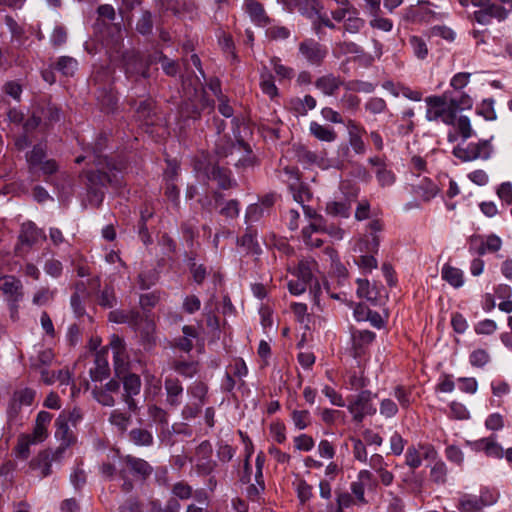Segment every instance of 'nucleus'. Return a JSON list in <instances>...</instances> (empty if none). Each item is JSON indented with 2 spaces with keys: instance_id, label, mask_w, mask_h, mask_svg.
<instances>
[{
  "instance_id": "nucleus-1",
  "label": "nucleus",
  "mask_w": 512,
  "mask_h": 512,
  "mask_svg": "<svg viewBox=\"0 0 512 512\" xmlns=\"http://www.w3.org/2000/svg\"><path fill=\"white\" fill-rule=\"evenodd\" d=\"M107 136L100 135L92 147L93 163L98 167L97 172H89L87 174V180L89 182V192L95 196H99V200L102 201L103 193L99 191L98 186L104 187L107 184L118 185L120 182L113 171H120V168L116 166L114 162L103 156L101 153L106 146Z\"/></svg>"
},
{
  "instance_id": "nucleus-2",
  "label": "nucleus",
  "mask_w": 512,
  "mask_h": 512,
  "mask_svg": "<svg viewBox=\"0 0 512 512\" xmlns=\"http://www.w3.org/2000/svg\"><path fill=\"white\" fill-rule=\"evenodd\" d=\"M461 6L476 7L474 20L481 25H489L493 20L502 22L512 12V0H458Z\"/></svg>"
},
{
  "instance_id": "nucleus-3",
  "label": "nucleus",
  "mask_w": 512,
  "mask_h": 512,
  "mask_svg": "<svg viewBox=\"0 0 512 512\" xmlns=\"http://www.w3.org/2000/svg\"><path fill=\"white\" fill-rule=\"evenodd\" d=\"M120 464L118 477L123 481L121 490L125 493H130L134 489V482L129 474L144 482L154 471L152 465L146 460L130 454L120 456Z\"/></svg>"
},
{
  "instance_id": "nucleus-4",
  "label": "nucleus",
  "mask_w": 512,
  "mask_h": 512,
  "mask_svg": "<svg viewBox=\"0 0 512 512\" xmlns=\"http://www.w3.org/2000/svg\"><path fill=\"white\" fill-rule=\"evenodd\" d=\"M427 105L426 119L428 121H442L446 125H454L456 114L446 94L442 96H429L425 99Z\"/></svg>"
},
{
  "instance_id": "nucleus-5",
  "label": "nucleus",
  "mask_w": 512,
  "mask_h": 512,
  "mask_svg": "<svg viewBox=\"0 0 512 512\" xmlns=\"http://www.w3.org/2000/svg\"><path fill=\"white\" fill-rule=\"evenodd\" d=\"M347 409L356 423H361L367 416H373L377 409L373 403L372 392L361 390L357 395L350 397Z\"/></svg>"
},
{
  "instance_id": "nucleus-6",
  "label": "nucleus",
  "mask_w": 512,
  "mask_h": 512,
  "mask_svg": "<svg viewBox=\"0 0 512 512\" xmlns=\"http://www.w3.org/2000/svg\"><path fill=\"white\" fill-rule=\"evenodd\" d=\"M319 265L317 261L311 257L299 260L297 267L292 271V275L305 281L309 285L310 292L314 298H318L321 293V285L318 280Z\"/></svg>"
},
{
  "instance_id": "nucleus-7",
  "label": "nucleus",
  "mask_w": 512,
  "mask_h": 512,
  "mask_svg": "<svg viewBox=\"0 0 512 512\" xmlns=\"http://www.w3.org/2000/svg\"><path fill=\"white\" fill-rule=\"evenodd\" d=\"M492 148L488 141L469 143L465 147H454L452 154L462 162H471L477 159L487 160L491 155Z\"/></svg>"
},
{
  "instance_id": "nucleus-8",
  "label": "nucleus",
  "mask_w": 512,
  "mask_h": 512,
  "mask_svg": "<svg viewBox=\"0 0 512 512\" xmlns=\"http://www.w3.org/2000/svg\"><path fill=\"white\" fill-rule=\"evenodd\" d=\"M283 173L286 176L285 181L292 193L293 199L301 205L308 202L312 197V193L308 185L300 180L299 170L295 167H285Z\"/></svg>"
},
{
  "instance_id": "nucleus-9",
  "label": "nucleus",
  "mask_w": 512,
  "mask_h": 512,
  "mask_svg": "<svg viewBox=\"0 0 512 512\" xmlns=\"http://www.w3.org/2000/svg\"><path fill=\"white\" fill-rule=\"evenodd\" d=\"M150 61L140 53H127L124 56V68L127 79L138 81L140 78H148Z\"/></svg>"
},
{
  "instance_id": "nucleus-10",
  "label": "nucleus",
  "mask_w": 512,
  "mask_h": 512,
  "mask_svg": "<svg viewBox=\"0 0 512 512\" xmlns=\"http://www.w3.org/2000/svg\"><path fill=\"white\" fill-rule=\"evenodd\" d=\"M383 223L380 219H373L368 224L369 232L359 238L355 245V251L360 253L375 254L378 252L380 240L377 235L382 231Z\"/></svg>"
},
{
  "instance_id": "nucleus-11",
  "label": "nucleus",
  "mask_w": 512,
  "mask_h": 512,
  "mask_svg": "<svg viewBox=\"0 0 512 512\" xmlns=\"http://www.w3.org/2000/svg\"><path fill=\"white\" fill-rule=\"evenodd\" d=\"M194 168L197 172H203L208 179L217 181L222 189H229L235 184L231 179V173L228 169L218 165L205 164L200 159L195 161Z\"/></svg>"
},
{
  "instance_id": "nucleus-12",
  "label": "nucleus",
  "mask_w": 512,
  "mask_h": 512,
  "mask_svg": "<svg viewBox=\"0 0 512 512\" xmlns=\"http://www.w3.org/2000/svg\"><path fill=\"white\" fill-rule=\"evenodd\" d=\"M64 456L61 453L60 457H56L55 449L42 450L30 461L29 466L32 470L38 472V476L45 478L52 474V463H60Z\"/></svg>"
},
{
  "instance_id": "nucleus-13",
  "label": "nucleus",
  "mask_w": 512,
  "mask_h": 512,
  "mask_svg": "<svg viewBox=\"0 0 512 512\" xmlns=\"http://www.w3.org/2000/svg\"><path fill=\"white\" fill-rule=\"evenodd\" d=\"M55 437L60 442L55 449L56 457H60L61 453L65 455L67 449L76 442V436L70 429L68 423L65 422L64 415H59L55 420Z\"/></svg>"
},
{
  "instance_id": "nucleus-14",
  "label": "nucleus",
  "mask_w": 512,
  "mask_h": 512,
  "mask_svg": "<svg viewBox=\"0 0 512 512\" xmlns=\"http://www.w3.org/2000/svg\"><path fill=\"white\" fill-rule=\"evenodd\" d=\"M299 53L309 64L319 66L327 56V49L316 40L309 38L299 44Z\"/></svg>"
},
{
  "instance_id": "nucleus-15",
  "label": "nucleus",
  "mask_w": 512,
  "mask_h": 512,
  "mask_svg": "<svg viewBox=\"0 0 512 512\" xmlns=\"http://www.w3.org/2000/svg\"><path fill=\"white\" fill-rule=\"evenodd\" d=\"M123 389L122 400L130 411L135 412L138 406L134 396L138 395L141 390L140 377L133 373L126 375L123 379Z\"/></svg>"
},
{
  "instance_id": "nucleus-16",
  "label": "nucleus",
  "mask_w": 512,
  "mask_h": 512,
  "mask_svg": "<svg viewBox=\"0 0 512 512\" xmlns=\"http://www.w3.org/2000/svg\"><path fill=\"white\" fill-rule=\"evenodd\" d=\"M292 487L296 493L299 504L306 507L309 512H322L317 510L315 506L310 505L312 498L314 497V488L304 478L296 477L292 482Z\"/></svg>"
},
{
  "instance_id": "nucleus-17",
  "label": "nucleus",
  "mask_w": 512,
  "mask_h": 512,
  "mask_svg": "<svg viewBox=\"0 0 512 512\" xmlns=\"http://www.w3.org/2000/svg\"><path fill=\"white\" fill-rule=\"evenodd\" d=\"M495 502V498L485 500L483 496L464 494L459 498L457 508L461 512H480L485 506Z\"/></svg>"
},
{
  "instance_id": "nucleus-18",
  "label": "nucleus",
  "mask_w": 512,
  "mask_h": 512,
  "mask_svg": "<svg viewBox=\"0 0 512 512\" xmlns=\"http://www.w3.org/2000/svg\"><path fill=\"white\" fill-rule=\"evenodd\" d=\"M212 452L211 445L209 442H202L197 448V454L203 455L201 458H198L196 463V471L199 475H209L213 472L216 463L210 458V454Z\"/></svg>"
},
{
  "instance_id": "nucleus-19",
  "label": "nucleus",
  "mask_w": 512,
  "mask_h": 512,
  "mask_svg": "<svg viewBox=\"0 0 512 512\" xmlns=\"http://www.w3.org/2000/svg\"><path fill=\"white\" fill-rule=\"evenodd\" d=\"M317 222H312L302 229V239L306 246L311 248L321 247L323 239L320 237L323 234L322 222L323 218H317Z\"/></svg>"
},
{
  "instance_id": "nucleus-20",
  "label": "nucleus",
  "mask_w": 512,
  "mask_h": 512,
  "mask_svg": "<svg viewBox=\"0 0 512 512\" xmlns=\"http://www.w3.org/2000/svg\"><path fill=\"white\" fill-rule=\"evenodd\" d=\"M474 449L476 451L484 452L488 457L502 459L504 457V449L497 442L496 436L491 435L486 438L479 439L474 442Z\"/></svg>"
},
{
  "instance_id": "nucleus-21",
  "label": "nucleus",
  "mask_w": 512,
  "mask_h": 512,
  "mask_svg": "<svg viewBox=\"0 0 512 512\" xmlns=\"http://www.w3.org/2000/svg\"><path fill=\"white\" fill-rule=\"evenodd\" d=\"M53 416L47 411H40L37 414L35 425L32 433L28 434L35 442L39 444L44 442L48 437V427Z\"/></svg>"
},
{
  "instance_id": "nucleus-22",
  "label": "nucleus",
  "mask_w": 512,
  "mask_h": 512,
  "mask_svg": "<svg viewBox=\"0 0 512 512\" xmlns=\"http://www.w3.org/2000/svg\"><path fill=\"white\" fill-rule=\"evenodd\" d=\"M375 333L369 330H356L352 333L354 357H361L367 347L375 340Z\"/></svg>"
},
{
  "instance_id": "nucleus-23",
  "label": "nucleus",
  "mask_w": 512,
  "mask_h": 512,
  "mask_svg": "<svg viewBox=\"0 0 512 512\" xmlns=\"http://www.w3.org/2000/svg\"><path fill=\"white\" fill-rule=\"evenodd\" d=\"M244 9L251 21L257 26L264 27L269 24L270 19L261 3L256 0H245Z\"/></svg>"
},
{
  "instance_id": "nucleus-24",
  "label": "nucleus",
  "mask_w": 512,
  "mask_h": 512,
  "mask_svg": "<svg viewBox=\"0 0 512 512\" xmlns=\"http://www.w3.org/2000/svg\"><path fill=\"white\" fill-rule=\"evenodd\" d=\"M166 391V402L172 407H177L181 404L183 395V386L179 379L174 377H167L164 382Z\"/></svg>"
},
{
  "instance_id": "nucleus-25",
  "label": "nucleus",
  "mask_w": 512,
  "mask_h": 512,
  "mask_svg": "<svg viewBox=\"0 0 512 512\" xmlns=\"http://www.w3.org/2000/svg\"><path fill=\"white\" fill-rule=\"evenodd\" d=\"M357 283V296L364 298L373 305H377L381 298L382 289L377 285H371L368 280L358 278Z\"/></svg>"
},
{
  "instance_id": "nucleus-26",
  "label": "nucleus",
  "mask_w": 512,
  "mask_h": 512,
  "mask_svg": "<svg viewBox=\"0 0 512 512\" xmlns=\"http://www.w3.org/2000/svg\"><path fill=\"white\" fill-rule=\"evenodd\" d=\"M342 85L343 80L332 73L323 75L315 81V87L326 96L334 95Z\"/></svg>"
},
{
  "instance_id": "nucleus-27",
  "label": "nucleus",
  "mask_w": 512,
  "mask_h": 512,
  "mask_svg": "<svg viewBox=\"0 0 512 512\" xmlns=\"http://www.w3.org/2000/svg\"><path fill=\"white\" fill-rule=\"evenodd\" d=\"M237 245L242 248L246 254L258 255L261 253V247L257 240V232L253 227H247L245 234L237 238Z\"/></svg>"
},
{
  "instance_id": "nucleus-28",
  "label": "nucleus",
  "mask_w": 512,
  "mask_h": 512,
  "mask_svg": "<svg viewBox=\"0 0 512 512\" xmlns=\"http://www.w3.org/2000/svg\"><path fill=\"white\" fill-rule=\"evenodd\" d=\"M413 192L422 201L429 202L439 194L440 188L431 179L423 178L413 186Z\"/></svg>"
},
{
  "instance_id": "nucleus-29",
  "label": "nucleus",
  "mask_w": 512,
  "mask_h": 512,
  "mask_svg": "<svg viewBox=\"0 0 512 512\" xmlns=\"http://www.w3.org/2000/svg\"><path fill=\"white\" fill-rule=\"evenodd\" d=\"M108 318L111 322L118 324L125 323L132 328H139V321H142V315L136 310H113L109 313Z\"/></svg>"
},
{
  "instance_id": "nucleus-30",
  "label": "nucleus",
  "mask_w": 512,
  "mask_h": 512,
  "mask_svg": "<svg viewBox=\"0 0 512 512\" xmlns=\"http://www.w3.org/2000/svg\"><path fill=\"white\" fill-rule=\"evenodd\" d=\"M317 105L316 99L311 95H305L303 98L293 97L288 102L289 109L296 115L305 116L309 110H313Z\"/></svg>"
},
{
  "instance_id": "nucleus-31",
  "label": "nucleus",
  "mask_w": 512,
  "mask_h": 512,
  "mask_svg": "<svg viewBox=\"0 0 512 512\" xmlns=\"http://www.w3.org/2000/svg\"><path fill=\"white\" fill-rule=\"evenodd\" d=\"M40 374H41V380L47 385H52L55 382H58L59 385H61V386H63V385L67 386L72 381V374L70 373V371L68 369H61L57 372H54V371H49L46 368H43V369H41Z\"/></svg>"
},
{
  "instance_id": "nucleus-32",
  "label": "nucleus",
  "mask_w": 512,
  "mask_h": 512,
  "mask_svg": "<svg viewBox=\"0 0 512 512\" xmlns=\"http://www.w3.org/2000/svg\"><path fill=\"white\" fill-rule=\"evenodd\" d=\"M22 288L21 281L15 276L6 275L1 279L0 289L7 298L16 297V299H22Z\"/></svg>"
},
{
  "instance_id": "nucleus-33",
  "label": "nucleus",
  "mask_w": 512,
  "mask_h": 512,
  "mask_svg": "<svg viewBox=\"0 0 512 512\" xmlns=\"http://www.w3.org/2000/svg\"><path fill=\"white\" fill-rule=\"evenodd\" d=\"M42 238H45V235L34 223L25 222L22 224L19 236L22 244L33 246Z\"/></svg>"
},
{
  "instance_id": "nucleus-34",
  "label": "nucleus",
  "mask_w": 512,
  "mask_h": 512,
  "mask_svg": "<svg viewBox=\"0 0 512 512\" xmlns=\"http://www.w3.org/2000/svg\"><path fill=\"white\" fill-rule=\"evenodd\" d=\"M309 132L313 137L322 142L331 143L337 139V133L332 127L321 125L316 121L310 123Z\"/></svg>"
},
{
  "instance_id": "nucleus-35",
  "label": "nucleus",
  "mask_w": 512,
  "mask_h": 512,
  "mask_svg": "<svg viewBox=\"0 0 512 512\" xmlns=\"http://www.w3.org/2000/svg\"><path fill=\"white\" fill-rule=\"evenodd\" d=\"M441 277L454 288H460L464 284V273L461 269L444 264L441 269Z\"/></svg>"
},
{
  "instance_id": "nucleus-36",
  "label": "nucleus",
  "mask_w": 512,
  "mask_h": 512,
  "mask_svg": "<svg viewBox=\"0 0 512 512\" xmlns=\"http://www.w3.org/2000/svg\"><path fill=\"white\" fill-rule=\"evenodd\" d=\"M110 349L113 353L116 370H118L123 367L127 361L125 343L120 337L114 335L110 341Z\"/></svg>"
},
{
  "instance_id": "nucleus-37",
  "label": "nucleus",
  "mask_w": 512,
  "mask_h": 512,
  "mask_svg": "<svg viewBox=\"0 0 512 512\" xmlns=\"http://www.w3.org/2000/svg\"><path fill=\"white\" fill-rule=\"evenodd\" d=\"M139 328H133L138 331L143 339V342L148 346H152L155 344V330L156 325L153 320H151L148 316L143 317L142 321H139Z\"/></svg>"
},
{
  "instance_id": "nucleus-38",
  "label": "nucleus",
  "mask_w": 512,
  "mask_h": 512,
  "mask_svg": "<svg viewBox=\"0 0 512 512\" xmlns=\"http://www.w3.org/2000/svg\"><path fill=\"white\" fill-rule=\"evenodd\" d=\"M183 336L177 340L176 346L184 352H190L193 349V339L198 338V332L194 326L185 325L182 328Z\"/></svg>"
},
{
  "instance_id": "nucleus-39",
  "label": "nucleus",
  "mask_w": 512,
  "mask_h": 512,
  "mask_svg": "<svg viewBox=\"0 0 512 512\" xmlns=\"http://www.w3.org/2000/svg\"><path fill=\"white\" fill-rule=\"evenodd\" d=\"M36 392L31 388H23L17 390L13 394L11 407L14 409L20 408L21 406H30L32 405L35 399Z\"/></svg>"
},
{
  "instance_id": "nucleus-40",
  "label": "nucleus",
  "mask_w": 512,
  "mask_h": 512,
  "mask_svg": "<svg viewBox=\"0 0 512 512\" xmlns=\"http://www.w3.org/2000/svg\"><path fill=\"white\" fill-rule=\"evenodd\" d=\"M46 158V145L39 143L26 154V161L29 165L30 171L38 167Z\"/></svg>"
},
{
  "instance_id": "nucleus-41",
  "label": "nucleus",
  "mask_w": 512,
  "mask_h": 512,
  "mask_svg": "<svg viewBox=\"0 0 512 512\" xmlns=\"http://www.w3.org/2000/svg\"><path fill=\"white\" fill-rule=\"evenodd\" d=\"M325 211L332 217L348 218L350 216L351 207L345 201H330L326 203Z\"/></svg>"
},
{
  "instance_id": "nucleus-42",
  "label": "nucleus",
  "mask_w": 512,
  "mask_h": 512,
  "mask_svg": "<svg viewBox=\"0 0 512 512\" xmlns=\"http://www.w3.org/2000/svg\"><path fill=\"white\" fill-rule=\"evenodd\" d=\"M130 441L136 446H151L153 444V435L150 431L143 428H134L129 432Z\"/></svg>"
},
{
  "instance_id": "nucleus-43",
  "label": "nucleus",
  "mask_w": 512,
  "mask_h": 512,
  "mask_svg": "<svg viewBox=\"0 0 512 512\" xmlns=\"http://www.w3.org/2000/svg\"><path fill=\"white\" fill-rule=\"evenodd\" d=\"M94 367L90 369V376L93 381H102L109 375L108 362L104 356L97 354Z\"/></svg>"
},
{
  "instance_id": "nucleus-44",
  "label": "nucleus",
  "mask_w": 512,
  "mask_h": 512,
  "mask_svg": "<svg viewBox=\"0 0 512 512\" xmlns=\"http://www.w3.org/2000/svg\"><path fill=\"white\" fill-rule=\"evenodd\" d=\"M37 444L39 443L35 442L28 434H21L14 448L15 456L22 460L28 459L30 456V446Z\"/></svg>"
},
{
  "instance_id": "nucleus-45",
  "label": "nucleus",
  "mask_w": 512,
  "mask_h": 512,
  "mask_svg": "<svg viewBox=\"0 0 512 512\" xmlns=\"http://www.w3.org/2000/svg\"><path fill=\"white\" fill-rule=\"evenodd\" d=\"M291 421L297 430H304L312 423V417L308 410L293 409L290 412Z\"/></svg>"
},
{
  "instance_id": "nucleus-46",
  "label": "nucleus",
  "mask_w": 512,
  "mask_h": 512,
  "mask_svg": "<svg viewBox=\"0 0 512 512\" xmlns=\"http://www.w3.org/2000/svg\"><path fill=\"white\" fill-rule=\"evenodd\" d=\"M148 416L154 424L160 425L162 429H166L169 424V416L166 410L157 405H148Z\"/></svg>"
},
{
  "instance_id": "nucleus-47",
  "label": "nucleus",
  "mask_w": 512,
  "mask_h": 512,
  "mask_svg": "<svg viewBox=\"0 0 512 512\" xmlns=\"http://www.w3.org/2000/svg\"><path fill=\"white\" fill-rule=\"evenodd\" d=\"M392 395L397 399L402 409H408L412 403V388L404 385L394 387Z\"/></svg>"
},
{
  "instance_id": "nucleus-48",
  "label": "nucleus",
  "mask_w": 512,
  "mask_h": 512,
  "mask_svg": "<svg viewBox=\"0 0 512 512\" xmlns=\"http://www.w3.org/2000/svg\"><path fill=\"white\" fill-rule=\"evenodd\" d=\"M97 98L103 111H105L106 113H110L115 110L118 98L112 90L100 91Z\"/></svg>"
},
{
  "instance_id": "nucleus-49",
  "label": "nucleus",
  "mask_w": 512,
  "mask_h": 512,
  "mask_svg": "<svg viewBox=\"0 0 512 512\" xmlns=\"http://www.w3.org/2000/svg\"><path fill=\"white\" fill-rule=\"evenodd\" d=\"M136 116L139 121L149 123L151 116L154 114V103L151 99L142 100L136 107Z\"/></svg>"
},
{
  "instance_id": "nucleus-50",
  "label": "nucleus",
  "mask_w": 512,
  "mask_h": 512,
  "mask_svg": "<svg viewBox=\"0 0 512 512\" xmlns=\"http://www.w3.org/2000/svg\"><path fill=\"white\" fill-rule=\"evenodd\" d=\"M78 68V62L69 56H62L56 63V69L64 76H73Z\"/></svg>"
},
{
  "instance_id": "nucleus-51",
  "label": "nucleus",
  "mask_w": 512,
  "mask_h": 512,
  "mask_svg": "<svg viewBox=\"0 0 512 512\" xmlns=\"http://www.w3.org/2000/svg\"><path fill=\"white\" fill-rule=\"evenodd\" d=\"M270 64L275 72V74L278 76L280 80L282 79H292L294 76V69L282 64L281 59L279 57H272L270 59Z\"/></svg>"
},
{
  "instance_id": "nucleus-52",
  "label": "nucleus",
  "mask_w": 512,
  "mask_h": 512,
  "mask_svg": "<svg viewBox=\"0 0 512 512\" xmlns=\"http://www.w3.org/2000/svg\"><path fill=\"white\" fill-rule=\"evenodd\" d=\"M109 422L120 432H125L130 423V415L115 409L110 413Z\"/></svg>"
},
{
  "instance_id": "nucleus-53",
  "label": "nucleus",
  "mask_w": 512,
  "mask_h": 512,
  "mask_svg": "<svg viewBox=\"0 0 512 512\" xmlns=\"http://www.w3.org/2000/svg\"><path fill=\"white\" fill-rule=\"evenodd\" d=\"M447 466L442 460H437L430 470V478L436 484H444L447 480Z\"/></svg>"
},
{
  "instance_id": "nucleus-54",
  "label": "nucleus",
  "mask_w": 512,
  "mask_h": 512,
  "mask_svg": "<svg viewBox=\"0 0 512 512\" xmlns=\"http://www.w3.org/2000/svg\"><path fill=\"white\" fill-rule=\"evenodd\" d=\"M194 499L196 500V503L189 504L186 508V512H209V502L206 492H195Z\"/></svg>"
},
{
  "instance_id": "nucleus-55",
  "label": "nucleus",
  "mask_w": 512,
  "mask_h": 512,
  "mask_svg": "<svg viewBox=\"0 0 512 512\" xmlns=\"http://www.w3.org/2000/svg\"><path fill=\"white\" fill-rule=\"evenodd\" d=\"M490 354L487 350L478 348L473 350L469 355V363L473 367L483 368L490 362Z\"/></svg>"
},
{
  "instance_id": "nucleus-56",
  "label": "nucleus",
  "mask_w": 512,
  "mask_h": 512,
  "mask_svg": "<svg viewBox=\"0 0 512 512\" xmlns=\"http://www.w3.org/2000/svg\"><path fill=\"white\" fill-rule=\"evenodd\" d=\"M260 88L262 92L269 96L271 99L278 96V88L274 83L272 75L269 73L261 74Z\"/></svg>"
},
{
  "instance_id": "nucleus-57",
  "label": "nucleus",
  "mask_w": 512,
  "mask_h": 512,
  "mask_svg": "<svg viewBox=\"0 0 512 512\" xmlns=\"http://www.w3.org/2000/svg\"><path fill=\"white\" fill-rule=\"evenodd\" d=\"M355 264L362 270L363 273H371L373 269L377 268L378 262L373 254H363L355 259Z\"/></svg>"
},
{
  "instance_id": "nucleus-58",
  "label": "nucleus",
  "mask_w": 512,
  "mask_h": 512,
  "mask_svg": "<svg viewBox=\"0 0 512 512\" xmlns=\"http://www.w3.org/2000/svg\"><path fill=\"white\" fill-rule=\"evenodd\" d=\"M346 383L350 390H359L368 385V380L364 377L362 372L351 371L347 375Z\"/></svg>"
},
{
  "instance_id": "nucleus-59",
  "label": "nucleus",
  "mask_w": 512,
  "mask_h": 512,
  "mask_svg": "<svg viewBox=\"0 0 512 512\" xmlns=\"http://www.w3.org/2000/svg\"><path fill=\"white\" fill-rule=\"evenodd\" d=\"M449 101L456 115L458 111L470 109L473 106L472 98L466 93H461L458 96L452 97Z\"/></svg>"
},
{
  "instance_id": "nucleus-60",
  "label": "nucleus",
  "mask_w": 512,
  "mask_h": 512,
  "mask_svg": "<svg viewBox=\"0 0 512 512\" xmlns=\"http://www.w3.org/2000/svg\"><path fill=\"white\" fill-rule=\"evenodd\" d=\"M410 46L412 47L414 55L418 59H425L428 55V47L426 42L419 36H411L409 38Z\"/></svg>"
},
{
  "instance_id": "nucleus-61",
  "label": "nucleus",
  "mask_w": 512,
  "mask_h": 512,
  "mask_svg": "<svg viewBox=\"0 0 512 512\" xmlns=\"http://www.w3.org/2000/svg\"><path fill=\"white\" fill-rule=\"evenodd\" d=\"M399 411L398 405L391 398H384L380 401L379 412L386 419L393 418Z\"/></svg>"
},
{
  "instance_id": "nucleus-62",
  "label": "nucleus",
  "mask_w": 512,
  "mask_h": 512,
  "mask_svg": "<svg viewBox=\"0 0 512 512\" xmlns=\"http://www.w3.org/2000/svg\"><path fill=\"white\" fill-rule=\"evenodd\" d=\"M172 494L180 500H188L195 495L192 487L184 481L177 482L172 486Z\"/></svg>"
},
{
  "instance_id": "nucleus-63",
  "label": "nucleus",
  "mask_w": 512,
  "mask_h": 512,
  "mask_svg": "<svg viewBox=\"0 0 512 512\" xmlns=\"http://www.w3.org/2000/svg\"><path fill=\"white\" fill-rule=\"evenodd\" d=\"M353 443V457L356 461L361 463H367L368 461V452L366 448V444L358 438L351 439Z\"/></svg>"
},
{
  "instance_id": "nucleus-64",
  "label": "nucleus",
  "mask_w": 512,
  "mask_h": 512,
  "mask_svg": "<svg viewBox=\"0 0 512 512\" xmlns=\"http://www.w3.org/2000/svg\"><path fill=\"white\" fill-rule=\"evenodd\" d=\"M497 329L498 326L492 319H484L474 325V331L477 335H492Z\"/></svg>"
}]
</instances>
